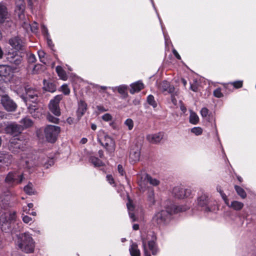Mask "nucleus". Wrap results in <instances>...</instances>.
Listing matches in <instances>:
<instances>
[{"label":"nucleus","mask_w":256,"mask_h":256,"mask_svg":"<svg viewBox=\"0 0 256 256\" xmlns=\"http://www.w3.org/2000/svg\"><path fill=\"white\" fill-rule=\"evenodd\" d=\"M214 96L218 98H221L223 96V94L221 92L220 88H218L214 91Z\"/></svg>","instance_id":"50"},{"label":"nucleus","mask_w":256,"mask_h":256,"mask_svg":"<svg viewBox=\"0 0 256 256\" xmlns=\"http://www.w3.org/2000/svg\"><path fill=\"white\" fill-rule=\"evenodd\" d=\"M56 72L58 76L63 80L67 79V75L66 72L63 70L62 68L60 66H57L56 68Z\"/></svg>","instance_id":"32"},{"label":"nucleus","mask_w":256,"mask_h":256,"mask_svg":"<svg viewBox=\"0 0 256 256\" xmlns=\"http://www.w3.org/2000/svg\"><path fill=\"white\" fill-rule=\"evenodd\" d=\"M130 252L132 256H140V251L136 243L132 244L130 248Z\"/></svg>","instance_id":"29"},{"label":"nucleus","mask_w":256,"mask_h":256,"mask_svg":"<svg viewBox=\"0 0 256 256\" xmlns=\"http://www.w3.org/2000/svg\"><path fill=\"white\" fill-rule=\"evenodd\" d=\"M6 88L3 86V85L0 83V96L4 95V93L5 92Z\"/></svg>","instance_id":"63"},{"label":"nucleus","mask_w":256,"mask_h":256,"mask_svg":"<svg viewBox=\"0 0 256 256\" xmlns=\"http://www.w3.org/2000/svg\"><path fill=\"white\" fill-rule=\"evenodd\" d=\"M229 208H232L235 210H240L244 207V204L242 202L234 200L230 204L228 202V205H227Z\"/></svg>","instance_id":"24"},{"label":"nucleus","mask_w":256,"mask_h":256,"mask_svg":"<svg viewBox=\"0 0 256 256\" xmlns=\"http://www.w3.org/2000/svg\"><path fill=\"white\" fill-rule=\"evenodd\" d=\"M164 138L162 132H158L154 134H150L147 136L146 139L150 143L156 144L160 142Z\"/></svg>","instance_id":"17"},{"label":"nucleus","mask_w":256,"mask_h":256,"mask_svg":"<svg viewBox=\"0 0 256 256\" xmlns=\"http://www.w3.org/2000/svg\"><path fill=\"white\" fill-rule=\"evenodd\" d=\"M61 90L63 92V93L66 95L69 94L70 92V90L66 84H63L61 86Z\"/></svg>","instance_id":"52"},{"label":"nucleus","mask_w":256,"mask_h":256,"mask_svg":"<svg viewBox=\"0 0 256 256\" xmlns=\"http://www.w3.org/2000/svg\"><path fill=\"white\" fill-rule=\"evenodd\" d=\"M8 70L5 66H0V76L6 77L8 74Z\"/></svg>","instance_id":"42"},{"label":"nucleus","mask_w":256,"mask_h":256,"mask_svg":"<svg viewBox=\"0 0 256 256\" xmlns=\"http://www.w3.org/2000/svg\"><path fill=\"white\" fill-rule=\"evenodd\" d=\"M8 44L16 51H23L26 46L25 39L20 36H13L8 40Z\"/></svg>","instance_id":"4"},{"label":"nucleus","mask_w":256,"mask_h":256,"mask_svg":"<svg viewBox=\"0 0 256 256\" xmlns=\"http://www.w3.org/2000/svg\"><path fill=\"white\" fill-rule=\"evenodd\" d=\"M190 88L194 92H197L198 90V83L196 80H194L192 84L190 83Z\"/></svg>","instance_id":"44"},{"label":"nucleus","mask_w":256,"mask_h":256,"mask_svg":"<svg viewBox=\"0 0 256 256\" xmlns=\"http://www.w3.org/2000/svg\"><path fill=\"white\" fill-rule=\"evenodd\" d=\"M148 246L150 250L152 251L153 255H156L158 252V249L156 246V243L154 240L149 241Z\"/></svg>","instance_id":"34"},{"label":"nucleus","mask_w":256,"mask_h":256,"mask_svg":"<svg viewBox=\"0 0 256 256\" xmlns=\"http://www.w3.org/2000/svg\"><path fill=\"white\" fill-rule=\"evenodd\" d=\"M26 164L28 168L40 166L42 165L41 158H39V160H36V158L28 160L26 161Z\"/></svg>","instance_id":"25"},{"label":"nucleus","mask_w":256,"mask_h":256,"mask_svg":"<svg viewBox=\"0 0 256 256\" xmlns=\"http://www.w3.org/2000/svg\"><path fill=\"white\" fill-rule=\"evenodd\" d=\"M90 162L95 167H100L104 165V163L101 160L98 159V158L93 156H90Z\"/></svg>","instance_id":"30"},{"label":"nucleus","mask_w":256,"mask_h":256,"mask_svg":"<svg viewBox=\"0 0 256 256\" xmlns=\"http://www.w3.org/2000/svg\"><path fill=\"white\" fill-rule=\"evenodd\" d=\"M12 156L8 154L0 152V162L8 165L12 162Z\"/></svg>","instance_id":"23"},{"label":"nucleus","mask_w":256,"mask_h":256,"mask_svg":"<svg viewBox=\"0 0 256 256\" xmlns=\"http://www.w3.org/2000/svg\"><path fill=\"white\" fill-rule=\"evenodd\" d=\"M9 150L13 153L16 154L19 152V145L16 144L14 147L12 145V142H11L10 145L9 146Z\"/></svg>","instance_id":"48"},{"label":"nucleus","mask_w":256,"mask_h":256,"mask_svg":"<svg viewBox=\"0 0 256 256\" xmlns=\"http://www.w3.org/2000/svg\"><path fill=\"white\" fill-rule=\"evenodd\" d=\"M60 128L58 126L48 125L44 129V134L47 140L53 143L57 138V136L60 132Z\"/></svg>","instance_id":"5"},{"label":"nucleus","mask_w":256,"mask_h":256,"mask_svg":"<svg viewBox=\"0 0 256 256\" xmlns=\"http://www.w3.org/2000/svg\"><path fill=\"white\" fill-rule=\"evenodd\" d=\"M27 58L29 63H34L36 60V56L32 54H28Z\"/></svg>","instance_id":"47"},{"label":"nucleus","mask_w":256,"mask_h":256,"mask_svg":"<svg viewBox=\"0 0 256 256\" xmlns=\"http://www.w3.org/2000/svg\"><path fill=\"white\" fill-rule=\"evenodd\" d=\"M124 124L128 127L129 130H132L134 127L133 120L130 118L127 119L125 121Z\"/></svg>","instance_id":"49"},{"label":"nucleus","mask_w":256,"mask_h":256,"mask_svg":"<svg viewBox=\"0 0 256 256\" xmlns=\"http://www.w3.org/2000/svg\"><path fill=\"white\" fill-rule=\"evenodd\" d=\"M22 220L24 222L28 224L32 222V218L28 216H24L22 217Z\"/></svg>","instance_id":"58"},{"label":"nucleus","mask_w":256,"mask_h":256,"mask_svg":"<svg viewBox=\"0 0 256 256\" xmlns=\"http://www.w3.org/2000/svg\"><path fill=\"white\" fill-rule=\"evenodd\" d=\"M62 95H57L54 97V100H50V102L59 104V102L60 101V100L62 99Z\"/></svg>","instance_id":"51"},{"label":"nucleus","mask_w":256,"mask_h":256,"mask_svg":"<svg viewBox=\"0 0 256 256\" xmlns=\"http://www.w3.org/2000/svg\"><path fill=\"white\" fill-rule=\"evenodd\" d=\"M192 194L190 188H186L184 186H180L177 190V198H184L189 197Z\"/></svg>","instance_id":"18"},{"label":"nucleus","mask_w":256,"mask_h":256,"mask_svg":"<svg viewBox=\"0 0 256 256\" xmlns=\"http://www.w3.org/2000/svg\"><path fill=\"white\" fill-rule=\"evenodd\" d=\"M126 205L128 209L129 210V212L133 211L134 208L132 204L130 202L128 203Z\"/></svg>","instance_id":"64"},{"label":"nucleus","mask_w":256,"mask_h":256,"mask_svg":"<svg viewBox=\"0 0 256 256\" xmlns=\"http://www.w3.org/2000/svg\"><path fill=\"white\" fill-rule=\"evenodd\" d=\"M126 87L124 86H120L118 87V92L120 94H124L126 92Z\"/></svg>","instance_id":"57"},{"label":"nucleus","mask_w":256,"mask_h":256,"mask_svg":"<svg viewBox=\"0 0 256 256\" xmlns=\"http://www.w3.org/2000/svg\"><path fill=\"white\" fill-rule=\"evenodd\" d=\"M189 208H190V206H186V205L184 206H177V208H176L177 212H182L186 211L187 210H188Z\"/></svg>","instance_id":"53"},{"label":"nucleus","mask_w":256,"mask_h":256,"mask_svg":"<svg viewBox=\"0 0 256 256\" xmlns=\"http://www.w3.org/2000/svg\"><path fill=\"white\" fill-rule=\"evenodd\" d=\"M6 60L12 64L16 66L20 65L22 60V58L16 52H8L6 54Z\"/></svg>","instance_id":"12"},{"label":"nucleus","mask_w":256,"mask_h":256,"mask_svg":"<svg viewBox=\"0 0 256 256\" xmlns=\"http://www.w3.org/2000/svg\"><path fill=\"white\" fill-rule=\"evenodd\" d=\"M130 86L131 88L130 92L132 94H134L135 92H140L144 88V84L140 82H138L132 84Z\"/></svg>","instance_id":"22"},{"label":"nucleus","mask_w":256,"mask_h":256,"mask_svg":"<svg viewBox=\"0 0 256 256\" xmlns=\"http://www.w3.org/2000/svg\"><path fill=\"white\" fill-rule=\"evenodd\" d=\"M106 178L107 180L109 182L110 184H112L114 183V178L111 175H107Z\"/></svg>","instance_id":"62"},{"label":"nucleus","mask_w":256,"mask_h":256,"mask_svg":"<svg viewBox=\"0 0 256 256\" xmlns=\"http://www.w3.org/2000/svg\"><path fill=\"white\" fill-rule=\"evenodd\" d=\"M211 202L208 195L206 194H202L198 198V205L206 212L212 210V208Z\"/></svg>","instance_id":"10"},{"label":"nucleus","mask_w":256,"mask_h":256,"mask_svg":"<svg viewBox=\"0 0 256 256\" xmlns=\"http://www.w3.org/2000/svg\"><path fill=\"white\" fill-rule=\"evenodd\" d=\"M20 123L21 124L20 126H22V130L24 128L30 127L33 125V122L32 120L28 117H25L22 119L20 121Z\"/></svg>","instance_id":"26"},{"label":"nucleus","mask_w":256,"mask_h":256,"mask_svg":"<svg viewBox=\"0 0 256 256\" xmlns=\"http://www.w3.org/2000/svg\"><path fill=\"white\" fill-rule=\"evenodd\" d=\"M38 57L40 60V62H42L44 64H46V53L42 50H40L38 52Z\"/></svg>","instance_id":"40"},{"label":"nucleus","mask_w":256,"mask_h":256,"mask_svg":"<svg viewBox=\"0 0 256 256\" xmlns=\"http://www.w3.org/2000/svg\"><path fill=\"white\" fill-rule=\"evenodd\" d=\"M54 164V160L52 158H41V164L44 166L46 168L49 166H52Z\"/></svg>","instance_id":"31"},{"label":"nucleus","mask_w":256,"mask_h":256,"mask_svg":"<svg viewBox=\"0 0 256 256\" xmlns=\"http://www.w3.org/2000/svg\"><path fill=\"white\" fill-rule=\"evenodd\" d=\"M10 14L6 5L0 3V23H3L9 18Z\"/></svg>","instance_id":"19"},{"label":"nucleus","mask_w":256,"mask_h":256,"mask_svg":"<svg viewBox=\"0 0 256 256\" xmlns=\"http://www.w3.org/2000/svg\"><path fill=\"white\" fill-rule=\"evenodd\" d=\"M118 172L122 175L123 176L124 174V171L122 168V166L121 164H118Z\"/></svg>","instance_id":"61"},{"label":"nucleus","mask_w":256,"mask_h":256,"mask_svg":"<svg viewBox=\"0 0 256 256\" xmlns=\"http://www.w3.org/2000/svg\"><path fill=\"white\" fill-rule=\"evenodd\" d=\"M16 244L20 250L26 253H31L34 251V242L32 237L28 234H20Z\"/></svg>","instance_id":"2"},{"label":"nucleus","mask_w":256,"mask_h":256,"mask_svg":"<svg viewBox=\"0 0 256 256\" xmlns=\"http://www.w3.org/2000/svg\"><path fill=\"white\" fill-rule=\"evenodd\" d=\"M16 212L15 211L10 212L8 214V216L6 217L1 216L0 220L2 223V230L5 231L6 232L7 230H10V224L16 221Z\"/></svg>","instance_id":"6"},{"label":"nucleus","mask_w":256,"mask_h":256,"mask_svg":"<svg viewBox=\"0 0 256 256\" xmlns=\"http://www.w3.org/2000/svg\"><path fill=\"white\" fill-rule=\"evenodd\" d=\"M87 108L86 104L82 101L80 100L78 103V108L76 112L77 116L78 119L80 118L84 114Z\"/></svg>","instance_id":"21"},{"label":"nucleus","mask_w":256,"mask_h":256,"mask_svg":"<svg viewBox=\"0 0 256 256\" xmlns=\"http://www.w3.org/2000/svg\"><path fill=\"white\" fill-rule=\"evenodd\" d=\"M0 102L4 109L7 112H15L17 108L16 103L7 94L1 96Z\"/></svg>","instance_id":"8"},{"label":"nucleus","mask_w":256,"mask_h":256,"mask_svg":"<svg viewBox=\"0 0 256 256\" xmlns=\"http://www.w3.org/2000/svg\"><path fill=\"white\" fill-rule=\"evenodd\" d=\"M142 242V246H143L144 251V256H150V254L146 250V241L144 240H143Z\"/></svg>","instance_id":"59"},{"label":"nucleus","mask_w":256,"mask_h":256,"mask_svg":"<svg viewBox=\"0 0 256 256\" xmlns=\"http://www.w3.org/2000/svg\"><path fill=\"white\" fill-rule=\"evenodd\" d=\"M179 103L180 104V110L182 111L183 114H184L185 112H186L187 110L186 107L185 106L184 104L182 103V102L181 100L180 101Z\"/></svg>","instance_id":"60"},{"label":"nucleus","mask_w":256,"mask_h":256,"mask_svg":"<svg viewBox=\"0 0 256 256\" xmlns=\"http://www.w3.org/2000/svg\"><path fill=\"white\" fill-rule=\"evenodd\" d=\"M148 200L150 204L153 205L155 203L154 200V190H150L148 192Z\"/></svg>","instance_id":"41"},{"label":"nucleus","mask_w":256,"mask_h":256,"mask_svg":"<svg viewBox=\"0 0 256 256\" xmlns=\"http://www.w3.org/2000/svg\"><path fill=\"white\" fill-rule=\"evenodd\" d=\"M147 102H148V104L152 106V107L154 108H156L157 106V103H156V101L154 100V98L152 94H150V95L148 96V97H147Z\"/></svg>","instance_id":"39"},{"label":"nucleus","mask_w":256,"mask_h":256,"mask_svg":"<svg viewBox=\"0 0 256 256\" xmlns=\"http://www.w3.org/2000/svg\"><path fill=\"white\" fill-rule=\"evenodd\" d=\"M6 126L7 132L14 135H16L23 130L22 126L16 124H12Z\"/></svg>","instance_id":"16"},{"label":"nucleus","mask_w":256,"mask_h":256,"mask_svg":"<svg viewBox=\"0 0 256 256\" xmlns=\"http://www.w3.org/2000/svg\"><path fill=\"white\" fill-rule=\"evenodd\" d=\"M220 196L223 199V200H224L225 204H226V205H228V202H229V200L227 198V196L223 192L222 190H220Z\"/></svg>","instance_id":"54"},{"label":"nucleus","mask_w":256,"mask_h":256,"mask_svg":"<svg viewBox=\"0 0 256 256\" xmlns=\"http://www.w3.org/2000/svg\"><path fill=\"white\" fill-rule=\"evenodd\" d=\"M23 179L24 176L22 174H18L15 172H10L6 176L5 182L8 186L12 187L17 184L21 183Z\"/></svg>","instance_id":"9"},{"label":"nucleus","mask_w":256,"mask_h":256,"mask_svg":"<svg viewBox=\"0 0 256 256\" xmlns=\"http://www.w3.org/2000/svg\"><path fill=\"white\" fill-rule=\"evenodd\" d=\"M140 156V148L138 145L132 146L130 152V160L132 163L139 161Z\"/></svg>","instance_id":"13"},{"label":"nucleus","mask_w":256,"mask_h":256,"mask_svg":"<svg viewBox=\"0 0 256 256\" xmlns=\"http://www.w3.org/2000/svg\"><path fill=\"white\" fill-rule=\"evenodd\" d=\"M102 119L106 122H108L112 120V116L109 114H106L102 116Z\"/></svg>","instance_id":"56"},{"label":"nucleus","mask_w":256,"mask_h":256,"mask_svg":"<svg viewBox=\"0 0 256 256\" xmlns=\"http://www.w3.org/2000/svg\"><path fill=\"white\" fill-rule=\"evenodd\" d=\"M190 115L189 118V122L190 124H196L199 122V118L197 114L192 110H190Z\"/></svg>","instance_id":"28"},{"label":"nucleus","mask_w":256,"mask_h":256,"mask_svg":"<svg viewBox=\"0 0 256 256\" xmlns=\"http://www.w3.org/2000/svg\"><path fill=\"white\" fill-rule=\"evenodd\" d=\"M208 113V110L206 108H202L200 110V114L202 117L206 118Z\"/></svg>","instance_id":"55"},{"label":"nucleus","mask_w":256,"mask_h":256,"mask_svg":"<svg viewBox=\"0 0 256 256\" xmlns=\"http://www.w3.org/2000/svg\"><path fill=\"white\" fill-rule=\"evenodd\" d=\"M34 104H29L28 107V112L32 114V116L34 118H38L42 112H40V108H38V105L34 103Z\"/></svg>","instance_id":"20"},{"label":"nucleus","mask_w":256,"mask_h":256,"mask_svg":"<svg viewBox=\"0 0 256 256\" xmlns=\"http://www.w3.org/2000/svg\"><path fill=\"white\" fill-rule=\"evenodd\" d=\"M190 131L196 136H200L202 133V129L200 127H194Z\"/></svg>","instance_id":"43"},{"label":"nucleus","mask_w":256,"mask_h":256,"mask_svg":"<svg viewBox=\"0 0 256 256\" xmlns=\"http://www.w3.org/2000/svg\"><path fill=\"white\" fill-rule=\"evenodd\" d=\"M24 89L25 94H23L20 96L24 101L26 104L28 101L36 103L38 100V92L36 88L28 85L24 86Z\"/></svg>","instance_id":"3"},{"label":"nucleus","mask_w":256,"mask_h":256,"mask_svg":"<svg viewBox=\"0 0 256 256\" xmlns=\"http://www.w3.org/2000/svg\"><path fill=\"white\" fill-rule=\"evenodd\" d=\"M24 190L26 194L29 195L33 194L34 192L33 185L32 182H28V184L24 187Z\"/></svg>","instance_id":"36"},{"label":"nucleus","mask_w":256,"mask_h":256,"mask_svg":"<svg viewBox=\"0 0 256 256\" xmlns=\"http://www.w3.org/2000/svg\"><path fill=\"white\" fill-rule=\"evenodd\" d=\"M45 67L40 64H36L32 68V74H38L44 70Z\"/></svg>","instance_id":"33"},{"label":"nucleus","mask_w":256,"mask_h":256,"mask_svg":"<svg viewBox=\"0 0 256 256\" xmlns=\"http://www.w3.org/2000/svg\"><path fill=\"white\" fill-rule=\"evenodd\" d=\"M46 119L50 122H52L55 124H58V122L59 119L56 117H54L52 115L48 114L46 116Z\"/></svg>","instance_id":"46"},{"label":"nucleus","mask_w":256,"mask_h":256,"mask_svg":"<svg viewBox=\"0 0 256 256\" xmlns=\"http://www.w3.org/2000/svg\"><path fill=\"white\" fill-rule=\"evenodd\" d=\"M44 88L46 90L50 92H54L56 90V84L52 82H48L46 84H45Z\"/></svg>","instance_id":"35"},{"label":"nucleus","mask_w":256,"mask_h":256,"mask_svg":"<svg viewBox=\"0 0 256 256\" xmlns=\"http://www.w3.org/2000/svg\"><path fill=\"white\" fill-rule=\"evenodd\" d=\"M98 142L102 146H104L108 152H112L114 151V142L110 136H104V143L102 142L100 139H98Z\"/></svg>","instance_id":"14"},{"label":"nucleus","mask_w":256,"mask_h":256,"mask_svg":"<svg viewBox=\"0 0 256 256\" xmlns=\"http://www.w3.org/2000/svg\"><path fill=\"white\" fill-rule=\"evenodd\" d=\"M176 212L175 205L168 206L166 210H162L156 214L152 218L153 222L160 226L165 224L170 220L172 216Z\"/></svg>","instance_id":"1"},{"label":"nucleus","mask_w":256,"mask_h":256,"mask_svg":"<svg viewBox=\"0 0 256 256\" xmlns=\"http://www.w3.org/2000/svg\"><path fill=\"white\" fill-rule=\"evenodd\" d=\"M236 88H239L242 86L243 82L242 80H237L230 83Z\"/></svg>","instance_id":"45"},{"label":"nucleus","mask_w":256,"mask_h":256,"mask_svg":"<svg viewBox=\"0 0 256 256\" xmlns=\"http://www.w3.org/2000/svg\"><path fill=\"white\" fill-rule=\"evenodd\" d=\"M158 89L160 92L165 93V94L167 93L170 94L172 102L174 105H176L174 93L175 88L174 86H171L168 82L164 80L160 83Z\"/></svg>","instance_id":"7"},{"label":"nucleus","mask_w":256,"mask_h":256,"mask_svg":"<svg viewBox=\"0 0 256 256\" xmlns=\"http://www.w3.org/2000/svg\"><path fill=\"white\" fill-rule=\"evenodd\" d=\"M140 176V180L138 182L139 185L142 188L146 184V182H149L153 186H157L160 184V181L158 180L152 178L150 176L147 174H142Z\"/></svg>","instance_id":"11"},{"label":"nucleus","mask_w":256,"mask_h":256,"mask_svg":"<svg viewBox=\"0 0 256 256\" xmlns=\"http://www.w3.org/2000/svg\"><path fill=\"white\" fill-rule=\"evenodd\" d=\"M49 108L50 112L55 116H58L60 115V111L59 104L50 103L49 104Z\"/></svg>","instance_id":"27"},{"label":"nucleus","mask_w":256,"mask_h":256,"mask_svg":"<svg viewBox=\"0 0 256 256\" xmlns=\"http://www.w3.org/2000/svg\"><path fill=\"white\" fill-rule=\"evenodd\" d=\"M7 114H4V112H0V129L5 128L7 124L6 122Z\"/></svg>","instance_id":"38"},{"label":"nucleus","mask_w":256,"mask_h":256,"mask_svg":"<svg viewBox=\"0 0 256 256\" xmlns=\"http://www.w3.org/2000/svg\"><path fill=\"white\" fill-rule=\"evenodd\" d=\"M234 189L236 192L242 198H244L246 197V192L240 186H235Z\"/></svg>","instance_id":"37"},{"label":"nucleus","mask_w":256,"mask_h":256,"mask_svg":"<svg viewBox=\"0 0 256 256\" xmlns=\"http://www.w3.org/2000/svg\"><path fill=\"white\" fill-rule=\"evenodd\" d=\"M25 3L24 0H16V2L15 12L19 18L22 19L24 16Z\"/></svg>","instance_id":"15"}]
</instances>
